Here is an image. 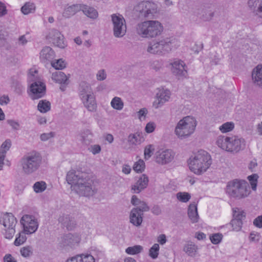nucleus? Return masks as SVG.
<instances>
[{
    "label": "nucleus",
    "mask_w": 262,
    "mask_h": 262,
    "mask_svg": "<svg viewBox=\"0 0 262 262\" xmlns=\"http://www.w3.org/2000/svg\"><path fill=\"white\" fill-rule=\"evenodd\" d=\"M66 180L71 185L72 190L80 196L89 197L97 192L91 175L86 172L70 170L67 174Z\"/></svg>",
    "instance_id": "nucleus-1"
},
{
    "label": "nucleus",
    "mask_w": 262,
    "mask_h": 262,
    "mask_svg": "<svg viewBox=\"0 0 262 262\" xmlns=\"http://www.w3.org/2000/svg\"><path fill=\"white\" fill-rule=\"evenodd\" d=\"M212 163L210 155L204 150H199L189 159L188 165L190 170L200 175L206 171Z\"/></svg>",
    "instance_id": "nucleus-2"
},
{
    "label": "nucleus",
    "mask_w": 262,
    "mask_h": 262,
    "mask_svg": "<svg viewBox=\"0 0 262 262\" xmlns=\"http://www.w3.org/2000/svg\"><path fill=\"white\" fill-rule=\"evenodd\" d=\"M226 192L230 198L241 200L247 198L250 194V190L246 181L234 179L228 182Z\"/></svg>",
    "instance_id": "nucleus-3"
},
{
    "label": "nucleus",
    "mask_w": 262,
    "mask_h": 262,
    "mask_svg": "<svg viewBox=\"0 0 262 262\" xmlns=\"http://www.w3.org/2000/svg\"><path fill=\"white\" fill-rule=\"evenodd\" d=\"M163 26L157 20H146L138 23L136 27L137 33L142 37L154 38L160 35Z\"/></svg>",
    "instance_id": "nucleus-4"
},
{
    "label": "nucleus",
    "mask_w": 262,
    "mask_h": 262,
    "mask_svg": "<svg viewBox=\"0 0 262 262\" xmlns=\"http://www.w3.org/2000/svg\"><path fill=\"white\" fill-rule=\"evenodd\" d=\"M216 145L228 152L236 153L245 145V140L236 136H219L216 141Z\"/></svg>",
    "instance_id": "nucleus-5"
},
{
    "label": "nucleus",
    "mask_w": 262,
    "mask_h": 262,
    "mask_svg": "<svg viewBox=\"0 0 262 262\" xmlns=\"http://www.w3.org/2000/svg\"><path fill=\"white\" fill-rule=\"evenodd\" d=\"M41 160L40 155L35 151L25 155L20 161L23 172L26 174L34 172L39 168Z\"/></svg>",
    "instance_id": "nucleus-6"
},
{
    "label": "nucleus",
    "mask_w": 262,
    "mask_h": 262,
    "mask_svg": "<svg viewBox=\"0 0 262 262\" xmlns=\"http://www.w3.org/2000/svg\"><path fill=\"white\" fill-rule=\"evenodd\" d=\"M196 125V121L193 117L186 116L178 123L175 134L181 139L187 138L194 132Z\"/></svg>",
    "instance_id": "nucleus-7"
},
{
    "label": "nucleus",
    "mask_w": 262,
    "mask_h": 262,
    "mask_svg": "<svg viewBox=\"0 0 262 262\" xmlns=\"http://www.w3.org/2000/svg\"><path fill=\"white\" fill-rule=\"evenodd\" d=\"M138 16L142 19L145 18H152L157 13V4L151 1H143L139 3L135 8Z\"/></svg>",
    "instance_id": "nucleus-8"
},
{
    "label": "nucleus",
    "mask_w": 262,
    "mask_h": 262,
    "mask_svg": "<svg viewBox=\"0 0 262 262\" xmlns=\"http://www.w3.org/2000/svg\"><path fill=\"white\" fill-rule=\"evenodd\" d=\"M172 40L169 38L159 41L154 40L149 43L147 49L148 53L154 54H164L171 50Z\"/></svg>",
    "instance_id": "nucleus-9"
},
{
    "label": "nucleus",
    "mask_w": 262,
    "mask_h": 262,
    "mask_svg": "<svg viewBox=\"0 0 262 262\" xmlns=\"http://www.w3.org/2000/svg\"><path fill=\"white\" fill-rule=\"evenodd\" d=\"M17 223L16 219L11 213H5L0 217V224L5 227V237L7 239H11L15 233V227Z\"/></svg>",
    "instance_id": "nucleus-10"
},
{
    "label": "nucleus",
    "mask_w": 262,
    "mask_h": 262,
    "mask_svg": "<svg viewBox=\"0 0 262 262\" xmlns=\"http://www.w3.org/2000/svg\"><path fill=\"white\" fill-rule=\"evenodd\" d=\"M113 25V34L117 38L122 37L126 32V25L123 16L120 14H113L111 15Z\"/></svg>",
    "instance_id": "nucleus-11"
},
{
    "label": "nucleus",
    "mask_w": 262,
    "mask_h": 262,
    "mask_svg": "<svg viewBox=\"0 0 262 262\" xmlns=\"http://www.w3.org/2000/svg\"><path fill=\"white\" fill-rule=\"evenodd\" d=\"M20 223L24 227V231L27 234L34 233L38 227V223L35 216L25 214L20 220Z\"/></svg>",
    "instance_id": "nucleus-12"
},
{
    "label": "nucleus",
    "mask_w": 262,
    "mask_h": 262,
    "mask_svg": "<svg viewBox=\"0 0 262 262\" xmlns=\"http://www.w3.org/2000/svg\"><path fill=\"white\" fill-rule=\"evenodd\" d=\"M81 238L77 233H68L64 234L58 238V245L61 248H72L77 245L80 242Z\"/></svg>",
    "instance_id": "nucleus-13"
},
{
    "label": "nucleus",
    "mask_w": 262,
    "mask_h": 262,
    "mask_svg": "<svg viewBox=\"0 0 262 262\" xmlns=\"http://www.w3.org/2000/svg\"><path fill=\"white\" fill-rule=\"evenodd\" d=\"M46 85L40 81H35L30 86L31 97L32 99H38L42 97L46 94Z\"/></svg>",
    "instance_id": "nucleus-14"
},
{
    "label": "nucleus",
    "mask_w": 262,
    "mask_h": 262,
    "mask_svg": "<svg viewBox=\"0 0 262 262\" xmlns=\"http://www.w3.org/2000/svg\"><path fill=\"white\" fill-rule=\"evenodd\" d=\"M47 38L55 46L60 48H64L66 46L63 35L56 29H51L47 36Z\"/></svg>",
    "instance_id": "nucleus-15"
},
{
    "label": "nucleus",
    "mask_w": 262,
    "mask_h": 262,
    "mask_svg": "<svg viewBox=\"0 0 262 262\" xmlns=\"http://www.w3.org/2000/svg\"><path fill=\"white\" fill-rule=\"evenodd\" d=\"M170 92L167 89H165L163 88L158 89V92L156 95L157 100L153 103L155 108H158L168 101L170 98Z\"/></svg>",
    "instance_id": "nucleus-16"
},
{
    "label": "nucleus",
    "mask_w": 262,
    "mask_h": 262,
    "mask_svg": "<svg viewBox=\"0 0 262 262\" xmlns=\"http://www.w3.org/2000/svg\"><path fill=\"white\" fill-rule=\"evenodd\" d=\"M174 154L170 149L159 151L156 156V162L159 164H165L172 161Z\"/></svg>",
    "instance_id": "nucleus-17"
},
{
    "label": "nucleus",
    "mask_w": 262,
    "mask_h": 262,
    "mask_svg": "<svg viewBox=\"0 0 262 262\" xmlns=\"http://www.w3.org/2000/svg\"><path fill=\"white\" fill-rule=\"evenodd\" d=\"M58 221L68 230H73L76 226L74 218L69 214L61 213L58 217Z\"/></svg>",
    "instance_id": "nucleus-18"
},
{
    "label": "nucleus",
    "mask_w": 262,
    "mask_h": 262,
    "mask_svg": "<svg viewBox=\"0 0 262 262\" xmlns=\"http://www.w3.org/2000/svg\"><path fill=\"white\" fill-rule=\"evenodd\" d=\"M248 6L256 16L262 18V0H249Z\"/></svg>",
    "instance_id": "nucleus-19"
},
{
    "label": "nucleus",
    "mask_w": 262,
    "mask_h": 262,
    "mask_svg": "<svg viewBox=\"0 0 262 262\" xmlns=\"http://www.w3.org/2000/svg\"><path fill=\"white\" fill-rule=\"evenodd\" d=\"M171 71L172 73L178 76H185L187 74L185 70V64L182 60H177L172 63Z\"/></svg>",
    "instance_id": "nucleus-20"
},
{
    "label": "nucleus",
    "mask_w": 262,
    "mask_h": 262,
    "mask_svg": "<svg viewBox=\"0 0 262 262\" xmlns=\"http://www.w3.org/2000/svg\"><path fill=\"white\" fill-rule=\"evenodd\" d=\"M148 183V178L144 174H142L137 182L132 186V190L134 193H139L145 188Z\"/></svg>",
    "instance_id": "nucleus-21"
},
{
    "label": "nucleus",
    "mask_w": 262,
    "mask_h": 262,
    "mask_svg": "<svg viewBox=\"0 0 262 262\" xmlns=\"http://www.w3.org/2000/svg\"><path fill=\"white\" fill-rule=\"evenodd\" d=\"M81 100L88 111L94 112L96 110L97 104L93 93L81 98Z\"/></svg>",
    "instance_id": "nucleus-22"
},
{
    "label": "nucleus",
    "mask_w": 262,
    "mask_h": 262,
    "mask_svg": "<svg viewBox=\"0 0 262 262\" xmlns=\"http://www.w3.org/2000/svg\"><path fill=\"white\" fill-rule=\"evenodd\" d=\"M55 57V53L51 48L44 47L40 52V59L41 62L46 63L51 61Z\"/></svg>",
    "instance_id": "nucleus-23"
},
{
    "label": "nucleus",
    "mask_w": 262,
    "mask_h": 262,
    "mask_svg": "<svg viewBox=\"0 0 262 262\" xmlns=\"http://www.w3.org/2000/svg\"><path fill=\"white\" fill-rule=\"evenodd\" d=\"M252 78L255 85L262 88V65L258 64L253 69Z\"/></svg>",
    "instance_id": "nucleus-24"
},
{
    "label": "nucleus",
    "mask_w": 262,
    "mask_h": 262,
    "mask_svg": "<svg viewBox=\"0 0 262 262\" xmlns=\"http://www.w3.org/2000/svg\"><path fill=\"white\" fill-rule=\"evenodd\" d=\"M143 213L132 209L129 214V222L136 227L141 226L143 222Z\"/></svg>",
    "instance_id": "nucleus-25"
},
{
    "label": "nucleus",
    "mask_w": 262,
    "mask_h": 262,
    "mask_svg": "<svg viewBox=\"0 0 262 262\" xmlns=\"http://www.w3.org/2000/svg\"><path fill=\"white\" fill-rule=\"evenodd\" d=\"M66 262H95V259L91 254H81L68 259Z\"/></svg>",
    "instance_id": "nucleus-26"
},
{
    "label": "nucleus",
    "mask_w": 262,
    "mask_h": 262,
    "mask_svg": "<svg viewBox=\"0 0 262 262\" xmlns=\"http://www.w3.org/2000/svg\"><path fill=\"white\" fill-rule=\"evenodd\" d=\"M52 79L56 82L67 85L69 83L68 77L62 72L56 71L52 73Z\"/></svg>",
    "instance_id": "nucleus-27"
},
{
    "label": "nucleus",
    "mask_w": 262,
    "mask_h": 262,
    "mask_svg": "<svg viewBox=\"0 0 262 262\" xmlns=\"http://www.w3.org/2000/svg\"><path fill=\"white\" fill-rule=\"evenodd\" d=\"M188 215L192 223L198 222L199 216L198 213L196 204L195 203L189 205L188 209Z\"/></svg>",
    "instance_id": "nucleus-28"
},
{
    "label": "nucleus",
    "mask_w": 262,
    "mask_h": 262,
    "mask_svg": "<svg viewBox=\"0 0 262 262\" xmlns=\"http://www.w3.org/2000/svg\"><path fill=\"white\" fill-rule=\"evenodd\" d=\"M78 91L80 99L86 97L88 95H89V94H93L91 86L85 81H82L80 83Z\"/></svg>",
    "instance_id": "nucleus-29"
},
{
    "label": "nucleus",
    "mask_w": 262,
    "mask_h": 262,
    "mask_svg": "<svg viewBox=\"0 0 262 262\" xmlns=\"http://www.w3.org/2000/svg\"><path fill=\"white\" fill-rule=\"evenodd\" d=\"M82 5L75 4L71 5L65 9L63 12V16L69 18L75 14L77 12L81 11Z\"/></svg>",
    "instance_id": "nucleus-30"
},
{
    "label": "nucleus",
    "mask_w": 262,
    "mask_h": 262,
    "mask_svg": "<svg viewBox=\"0 0 262 262\" xmlns=\"http://www.w3.org/2000/svg\"><path fill=\"white\" fill-rule=\"evenodd\" d=\"M93 134L90 129H86L80 134V141L85 145H89L93 142Z\"/></svg>",
    "instance_id": "nucleus-31"
},
{
    "label": "nucleus",
    "mask_w": 262,
    "mask_h": 262,
    "mask_svg": "<svg viewBox=\"0 0 262 262\" xmlns=\"http://www.w3.org/2000/svg\"><path fill=\"white\" fill-rule=\"evenodd\" d=\"M81 11L91 19H96L98 16V12L95 9L88 6L82 5Z\"/></svg>",
    "instance_id": "nucleus-32"
},
{
    "label": "nucleus",
    "mask_w": 262,
    "mask_h": 262,
    "mask_svg": "<svg viewBox=\"0 0 262 262\" xmlns=\"http://www.w3.org/2000/svg\"><path fill=\"white\" fill-rule=\"evenodd\" d=\"M38 110L42 113H45L50 110L51 103L46 100H40L37 105Z\"/></svg>",
    "instance_id": "nucleus-33"
},
{
    "label": "nucleus",
    "mask_w": 262,
    "mask_h": 262,
    "mask_svg": "<svg viewBox=\"0 0 262 262\" xmlns=\"http://www.w3.org/2000/svg\"><path fill=\"white\" fill-rule=\"evenodd\" d=\"M232 211L233 219L243 221V220L245 218L246 213L242 209L236 207L233 208Z\"/></svg>",
    "instance_id": "nucleus-34"
},
{
    "label": "nucleus",
    "mask_w": 262,
    "mask_h": 262,
    "mask_svg": "<svg viewBox=\"0 0 262 262\" xmlns=\"http://www.w3.org/2000/svg\"><path fill=\"white\" fill-rule=\"evenodd\" d=\"M112 107L117 110H121L124 106V103L121 99L118 97H115L111 102Z\"/></svg>",
    "instance_id": "nucleus-35"
},
{
    "label": "nucleus",
    "mask_w": 262,
    "mask_h": 262,
    "mask_svg": "<svg viewBox=\"0 0 262 262\" xmlns=\"http://www.w3.org/2000/svg\"><path fill=\"white\" fill-rule=\"evenodd\" d=\"M35 10V6L33 3H26L21 8L22 13L25 15L33 13Z\"/></svg>",
    "instance_id": "nucleus-36"
},
{
    "label": "nucleus",
    "mask_w": 262,
    "mask_h": 262,
    "mask_svg": "<svg viewBox=\"0 0 262 262\" xmlns=\"http://www.w3.org/2000/svg\"><path fill=\"white\" fill-rule=\"evenodd\" d=\"M127 140L130 145L139 144L141 142V137L139 134L135 133L129 135Z\"/></svg>",
    "instance_id": "nucleus-37"
},
{
    "label": "nucleus",
    "mask_w": 262,
    "mask_h": 262,
    "mask_svg": "<svg viewBox=\"0 0 262 262\" xmlns=\"http://www.w3.org/2000/svg\"><path fill=\"white\" fill-rule=\"evenodd\" d=\"M143 250L142 246L140 245H135L132 247H129L125 250V252L130 255H135L141 253Z\"/></svg>",
    "instance_id": "nucleus-38"
},
{
    "label": "nucleus",
    "mask_w": 262,
    "mask_h": 262,
    "mask_svg": "<svg viewBox=\"0 0 262 262\" xmlns=\"http://www.w3.org/2000/svg\"><path fill=\"white\" fill-rule=\"evenodd\" d=\"M46 188L47 185L44 181L36 182L33 186V190L36 193L42 192Z\"/></svg>",
    "instance_id": "nucleus-39"
},
{
    "label": "nucleus",
    "mask_w": 262,
    "mask_h": 262,
    "mask_svg": "<svg viewBox=\"0 0 262 262\" xmlns=\"http://www.w3.org/2000/svg\"><path fill=\"white\" fill-rule=\"evenodd\" d=\"M184 251L189 256H192L196 252L195 246L191 243L186 244L184 247Z\"/></svg>",
    "instance_id": "nucleus-40"
},
{
    "label": "nucleus",
    "mask_w": 262,
    "mask_h": 262,
    "mask_svg": "<svg viewBox=\"0 0 262 262\" xmlns=\"http://www.w3.org/2000/svg\"><path fill=\"white\" fill-rule=\"evenodd\" d=\"M234 124L233 123L227 122L220 126L219 129L222 133H225L231 131L234 128Z\"/></svg>",
    "instance_id": "nucleus-41"
},
{
    "label": "nucleus",
    "mask_w": 262,
    "mask_h": 262,
    "mask_svg": "<svg viewBox=\"0 0 262 262\" xmlns=\"http://www.w3.org/2000/svg\"><path fill=\"white\" fill-rule=\"evenodd\" d=\"M145 167V165L143 160L140 159L135 163L133 169L137 172H142L144 171Z\"/></svg>",
    "instance_id": "nucleus-42"
},
{
    "label": "nucleus",
    "mask_w": 262,
    "mask_h": 262,
    "mask_svg": "<svg viewBox=\"0 0 262 262\" xmlns=\"http://www.w3.org/2000/svg\"><path fill=\"white\" fill-rule=\"evenodd\" d=\"M214 16V12L211 10L203 9L201 18L205 21L210 20Z\"/></svg>",
    "instance_id": "nucleus-43"
},
{
    "label": "nucleus",
    "mask_w": 262,
    "mask_h": 262,
    "mask_svg": "<svg viewBox=\"0 0 262 262\" xmlns=\"http://www.w3.org/2000/svg\"><path fill=\"white\" fill-rule=\"evenodd\" d=\"M159 251V245L158 244H155L149 249V255L153 259H156L158 257Z\"/></svg>",
    "instance_id": "nucleus-44"
},
{
    "label": "nucleus",
    "mask_w": 262,
    "mask_h": 262,
    "mask_svg": "<svg viewBox=\"0 0 262 262\" xmlns=\"http://www.w3.org/2000/svg\"><path fill=\"white\" fill-rule=\"evenodd\" d=\"M27 233L24 231V232H20L18 234V236H17L14 241V245L16 246H18L24 244L27 239L26 234Z\"/></svg>",
    "instance_id": "nucleus-45"
},
{
    "label": "nucleus",
    "mask_w": 262,
    "mask_h": 262,
    "mask_svg": "<svg viewBox=\"0 0 262 262\" xmlns=\"http://www.w3.org/2000/svg\"><path fill=\"white\" fill-rule=\"evenodd\" d=\"M134 210H137L138 212L143 213L144 212H147L149 210V207L147 204L144 201H142L140 205H138L136 207L133 208Z\"/></svg>",
    "instance_id": "nucleus-46"
},
{
    "label": "nucleus",
    "mask_w": 262,
    "mask_h": 262,
    "mask_svg": "<svg viewBox=\"0 0 262 262\" xmlns=\"http://www.w3.org/2000/svg\"><path fill=\"white\" fill-rule=\"evenodd\" d=\"M177 199L181 202H187L190 199V194L188 192H179L177 194Z\"/></svg>",
    "instance_id": "nucleus-47"
},
{
    "label": "nucleus",
    "mask_w": 262,
    "mask_h": 262,
    "mask_svg": "<svg viewBox=\"0 0 262 262\" xmlns=\"http://www.w3.org/2000/svg\"><path fill=\"white\" fill-rule=\"evenodd\" d=\"M21 255L24 257H28L33 254V249L31 246H26L21 248Z\"/></svg>",
    "instance_id": "nucleus-48"
},
{
    "label": "nucleus",
    "mask_w": 262,
    "mask_h": 262,
    "mask_svg": "<svg viewBox=\"0 0 262 262\" xmlns=\"http://www.w3.org/2000/svg\"><path fill=\"white\" fill-rule=\"evenodd\" d=\"M51 65L56 70H62L66 67L64 61L62 59H58L55 62H51Z\"/></svg>",
    "instance_id": "nucleus-49"
},
{
    "label": "nucleus",
    "mask_w": 262,
    "mask_h": 262,
    "mask_svg": "<svg viewBox=\"0 0 262 262\" xmlns=\"http://www.w3.org/2000/svg\"><path fill=\"white\" fill-rule=\"evenodd\" d=\"M11 141L9 139L6 140L3 143L0 148V153L6 155L7 151H8L11 147Z\"/></svg>",
    "instance_id": "nucleus-50"
},
{
    "label": "nucleus",
    "mask_w": 262,
    "mask_h": 262,
    "mask_svg": "<svg viewBox=\"0 0 262 262\" xmlns=\"http://www.w3.org/2000/svg\"><path fill=\"white\" fill-rule=\"evenodd\" d=\"M258 177L256 174H253L249 176L248 179L250 182L251 188L253 190H255L257 186V179Z\"/></svg>",
    "instance_id": "nucleus-51"
},
{
    "label": "nucleus",
    "mask_w": 262,
    "mask_h": 262,
    "mask_svg": "<svg viewBox=\"0 0 262 262\" xmlns=\"http://www.w3.org/2000/svg\"><path fill=\"white\" fill-rule=\"evenodd\" d=\"M230 224L232 226L233 230L238 231L242 229L243 221L232 219L230 222Z\"/></svg>",
    "instance_id": "nucleus-52"
},
{
    "label": "nucleus",
    "mask_w": 262,
    "mask_h": 262,
    "mask_svg": "<svg viewBox=\"0 0 262 262\" xmlns=\"http://www.w3.org/2000/svg\"><path fill=\"white\" fill-rule=\"evenodd\" d=\"M154 149L152 145H148L144 149V158L146 160L148 159L153 154Z\"/></svg>",
    "instance_id": "nucleus-53"
},
{
    "label": "nucleus",
    "mask_w": 262,
    "mask_h": 262,
    "mask_svg": "<svg viewBox=\"0 0 262 262\" xmlns=\"http://www.w3.org/2000/svg\"><path fill=\"white\" fill-rule=\"evenodd\" d=\"M223 237L221 233H215L210 236V239L213 244H217L221 242Z\"/></svg>",
    "instance_id": "nucleus-54"
},
{
    "label": "nucleus",
    "mask_w": 262,
    "mask_h": 262,
    "mask_svg": "<svg viewBox=\"0 0 262 262\" xmlns=\"http://www.w3.org/2000/svg\"><path fill=\"white\" fill-rule=\"evenodd\" d=\"M55 136V133L54 132H50L48 133H43L40 136V138L41 141H46L54 137Z\"/></svg>",
    "instance_id": "nucleus-55"
},
{
    "label": "nucleus",
    "mask_w": 262,
    "mask_h": 262,
    "mask_svg": "<svg viewBox=\"0 0 262 262\" xmlns=\"http://www.w3.org/2000/svg\"><path fill=\"white\" fill-rule=\"evenodd\" d=\"M101 146L98 144L92 145L89 148L90 151L94 155L99 154L101 151Z\"/></svg>",
    "instance_id": "nucleus-56"
},
{
    "label": "nucleus",
    "mask_w": 262,
    "mask_h": 262,
    "mask_svg": "<svg viewBox=\"0 0 262 262\" xmlns=\"http://www.w3.org/2000/svg\"><path fill=\"white\" fill-rule=\"evenodd\" d=\"M7 123L10 125L13 129L18 130L19 128V124L18 122L15 121L14 120H8L7 121Z\"/></svg>",
    "instance_id": "nucleus-57"
},
{
    "label": "nucleus",
    "mask_w": 262,
    "mask_h": 262,
    "mask_svg": "<svg viewBox=\"0 0 262 262\" xmlns=\"http://www.w3.org/2000/svg\"><path fill=\"white\" fill-rule=\"evenodd\" d=\"M156 125L154 122L148 123L145 127V130L147 133H152L155 129Z\"/></svg>",
    "instance_id": "nucleus-58"
},
{
    "label": "nucleus",
    "mask_w": 262,
    "mask_h": 262,
    "mask_svg": "<svg viewBox=\"0 0 262 262\" xmlns=\"http://www.w3.org/2000/svg\"><path fill=\"white\" fill-rule=\"evenodd\" d=\"M253 224L258 228H262V215L257 216L254 220Z\"/></svg>",
    "instance_id": "nucleus-59"
},
{
    "label": "nucleus",
    "mask_w": 262,
    "mask_h": 262,
    "mask_svg": "<svg viewBox=\"0 0 262 262\" xmlns=\"http://www.w3.org/2000/svg\"><path fill=\"white\" fill-rule=\"evenodd\" d=\"M106 78V74L104 70L98 71L97 74V78L98 80H103Z\"/></svg>",
    "instance_id": "nucleus-60"
},
{
    "label": "nucleus",
    "mask_w": 262,
    "mask_h": 262,
    "mask_svg": "<svg viewBox=\"0 0 262 262\" xmlns=\"http://www.w3.org/2000/svg\"><path fill=\"white\" fill-rule=\"evenodd\" d=\"M10 102V99L8 96H3L0 97V104L6 105Z\"/></svg>",
    "instance_id": "nucleus-61"
},
{
    "label": "nucleus",
    "mask_w": 262,
    "mask_h": 262,
    "mask_svg": "<svg viewBox=\"0 0 262 262\" xmlns=\"http://www.w3.org/2000/svg\"><path fill=\"white\" fill-rule=\"evenodd\" d=\"M142 201L139 200L138 197L136 195H133L132 198L131 200V203L135 206H137L138 205H140V203H141Z\"/></svg>",
    "instance_id": "nucleus-62"
},
{
    "label": "nucleus",
    "mask_w": 262,
    "mask_h": 262,
    "mask_svg": "<svg viewBox=\"0 0 262 262\" xmlns=\"http://www.w3.org/2000/svg\"><path fill=\"white\" fill-rule=\"evenodd\" d=\"M166 241V236L165 234H161L158 237V242L161 245L165 244Z\"/></svg>",
    "instance_id": "nucleus-63"
},
{
    "label": "nucleus",
    "mask_w": 262,
    "mask_h": 262,
    "mask_svg": "<svg viewBox=\"0 0 262 262\" xmlns=\"http://www.w3.org/2000/svg\"><path fill=\"white\" fill-rule=\"evenodd\" d=\"M4 262H16L12 256L10 254H6L4 257Z\"/></svg>",
    "instance_id": "nucleus-64"
}]
</instances>
